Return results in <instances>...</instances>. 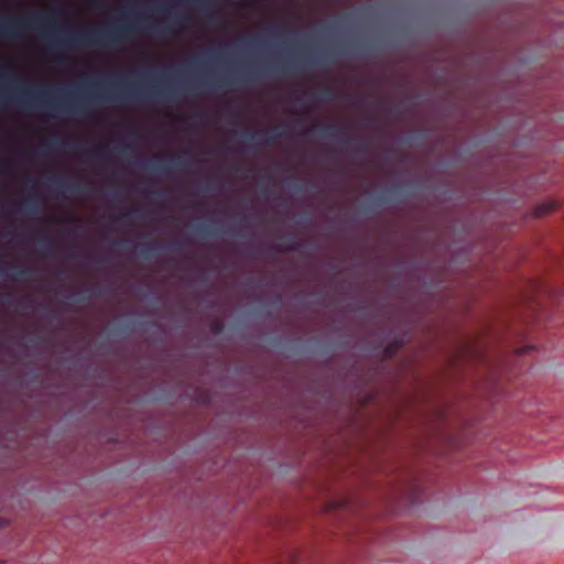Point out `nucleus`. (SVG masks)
<instances>
[{"label": "nucleus", "mask_w": 564, "mask_h": 564, "mask_svg": "<svg viewBox=\"0 0 564 564\" xmlns=\"http://www.w3.org/2000/svg\"><path fill=\"white\" fill-rule=\"evenodd\" d=\"M295 188H296L297 191H302V186H301V185H296V186H295Z\"/></svg>", "instance_id": "nucleus-32"}, {"label": "nucleus", "mask_w": 564, "mask_h": 564, "mask_svg": "<svg viewBox=\"0 0 564 564\" xmlns=\"http://www.w3.org/2000/svg\"><path fill=\"white\" fill-rule=\"evenodd\" d=\"M11 271L12 272L9 274V276L12 280L17 281V280L24 278L26 274H29L31 272V269L12 267Z\"/></svg>", "instance_id": "nucleus-14"}, {"label": "nucleus", "mask_w": 564, "mask_h": 564, "mask_svg": "<svg viewBox=\"0 0 564 564\" xmlns=\"http://www.w3.org/2000/svg\"><path fill=\"white\" fill-rule=\"evenodd\" d=\"M48 181L57 188L64 189L66 192L76 193L83 189L80 184L69 185L67 182L57 180L55 177H50Z\"/></svg>", "instance_id": "nucleus-11"}, {"label": "nucleus", "mask_w": 564, "mask_h": 564, "mask_svg": "<svg viewBox=\"0 0 564 564\" xmlns=\"http://www.w3.org/2000/svg\"><path fill=\"white\" fill-rule=\"evenodd\" d=\"M20 209L26 215H35L40 210V204L35 197H26L19 204Z\"/></svg>", "instance_id": "nucleus-8"}, {"label": "nucleus", "mask_w": 564, "mask_h": 564, "mask_svg": "<svg viewBox=\"0 0 564 564\" xmlns=\"http://www.w3.org/2000/svg\"><path fill=\"white\" fill-rule=\"evenodd\" d=\"M301 247V243L295 239H291L285 247H281L280 245H275L274 248L282 252L296 251Z\"/></svg>", "instance_id": "nucleus-15"}, {"label": "nucleus", "mask_w": 564, "mask_h": 564, "mask_svg": "<svg viewBox=\"0 0 564 564\" xmlns=\"http://www.w3.org/2000/svg\"><path fill=\"white\" fill-rule=\"evenodd\" d=\"M55 23V11L50 14L36 12L28 18L0 17V41L18 40L26 31H40L50 39L54 47L79 48L123 43L141 30L153 29L152 24L138 19L135 21L117 22L106 29L79 30L66 33L63 36H56L50 32Z\"/></svg>", "instance_id": "nucleus-2"}, {"label": "nucleus", "mask_w": 564, "mask_h": 564, "mask_svg": "<svg viewBox=\"0 0 564 564\" xmlns=\"http://www.w3.org/2000/svg\"><path fill=\"white\" fill-rule=\"evenodd\" d=\"M315 62H317V58H315L312 54H292L289 55L280 65L274 67V69L281 73H289L291 69H302L307 65L314 64Z\"/></svg>", "instance_id": "nucleus-4"}, {"label": "nucleus", "mask_w": 564, "mask_h": 564, "mask_svg": "<svg viewBox=\"0 0 564 564\" xmlns=\"http://www.w3.org/2000/svg\"><path fill=\"white\" fill-rule=\"evenodd\" d=\"M316 134L324 139L338 140L347 145H354L356 150L360 153H365L368 151V144L366 142H352L351 139L344 138L347 135L348 130L346 127L333 126V124H324V126H314L310 129H304L302 131V135Z\"/></svg>", "instance_id": "nucleus-3"}, {"label": "nucleus", "mask_w": 564, "mask_h": 564, "mask_svg": "<svg viewBox=\"0 0 564 564\" xmlns=\"http://www.w3.org/2000/svg\"><path fill=\"white\" fill-rule=\"evenodd\" d=\"M21 78L0 68V87L9 88L0 94V109L11 106L31 108L40 106L56 112L84 115L86 112L85 100L98 102H115L134 99L170 100L177 94L176 90L159 85H143L130 82L122 77L111 85H102L100 82H91L87 94L79 101L51 102L46 100L47 90L20 86Z\"/></svg>", "instance_id": "nucleus-1"}, {"label": "nucleus", "mask_w": 564, "mask_h": 564, "mask_svg": "<svg viewBox=\"0 0 564 564\" xmlns=\"http://www.w3.org/2000/svg\"><path fill=\"white\" fill-rule=\"evenodd\" d=\"M392 193H393V189H391V188L382 191L381 193H379L377 195L376 199L379 203H386V202L390 200Z\"/></svg>", "instance_id": "nucleus-20"}, {"label": "nucleus", "mask_w": 564, "mask_h": 564, "mask_svg": "<svg viewBox=\"0 0 564 564\" xmlns=\"http://www.w3.org/2000/svg\"><path fill=\"white\" fill-rule=\"evenodd\" d=\"M131 214L130 213H126V214H122L119 218L120 219H128L130 218Z\"/></svg>", "instance_id": "nucleus-28"}, {"label": "nucleus", "mask_w": 564, "mask_h": 564, "mask_svg": "<svg viewBox=\"0 0 564 564\" xmlns=\"http://www.w3.org/2000/svg\"><path fill=\"white\" fill-rule=\"evenodd\" d=\"M181 248H182V243L180 241H173L166 246V249L173 250V251L180 250Z\"/></svg>", "instance_id": "nucleus-23"}, {"label": "nucleus", "mask_w": 564, "mask_h": 564, "mask_svg": "<svg viewBox=\"0 0 564 564\" xmlns=\"http://www.w3.org/2000/svg\"><path fill=\"white\" fill-rule=\"evenodd\" d=\"M270 30L274 33L281 32L282 28L280 25H273L270 28Z\"/></svg>", "instance_id": "nucleus-27"}, {"label": "nucleus", "mask_w": 564, "mask_h": 564, "mask_svg": "<svg viewBox=\"0 0 564 564\" xmlns=\"http://www.w3.org/2000/svg\"><path fill=\"white\" fill-rule=\"evenodd\" d=\"M39 250L43 256H50L53 251V246L47 239H45L39 243Z\"/></svg>", "instance_id": "nucleus-17"}, {"label": "nucleus", "mask_w": 564, "mask_h": 564, "mask_svg": "<svg viewBox=\"0 0 564 564\" xmlns=\"http://www.w3.org/2000/svg\"><path fill=\"white\" fill-rule=\"evenodd\" d=\"M221 328V325L220 324H216L215 325V330H219Z\"/></svg>", "instance_id": "nucleus-30"}, {"label": "nucleus", "mask_w": 564, "mask_h": 564, "mask_svg": "<svg viewBox=\"0 0 564 564\" xmlns=\"http://www.w3.org/2000/svg\"><path fill=\"white\" fill-rule=\"evenodd\" d=\"M267 70H269V69L265 67L254 66V67H249V68L241 70L239 75L245 80H253L257 77H259L260 75H262L263 73H265Z\"/></svg>", "instance_id": "nucleus-10"}, {"label": "nucleus", "mask_w": 564, "mask_h": 564, "mask_svg": "<svg viewBox=\"0 0 564 564\" xmlns=\"http://www.w3.org/2000/svg\"><path fill=\"white\" fill-rule=\"evenodd\" d=\"M158 249H159L158 245L154 242H152L150 245H143V243L135 245L137 253L145 260L150 259L153 256L154 251H156Z\"/></svg>", "instance_id": "nucleus-9"}, {"label": "nucleus", "mask_w": 564, "mask_h": 564, "mask_svg": "<svg viewBox=\"0 0 564 564\" xmlns=\"http://www.w3.org/2000/svg\"><path fill=\"white\" fill-rule=\"evenodd\" d=\"M129 241L127 240H119V241H116V245H120V246H124L127 245Z\"/></svg>", "instance_id": "nucleus-29"}, {"label": "nucleus", "mask_w": 564, "mask_h": 564, "mask_svg": "<svg viewBox=\"0 0 564 564\" xmlns=\"http://www.w3.org/2000/svg\"><path fill=\"white\" fill-rule=\"evenodd\" d=\"M283 129L281 127H274L265 131L250 132L246 130L242 132V137L247 140L254 141L257 144L271 145L278 139L283 137Z\"/></svg>", "instance_id": "nucleus-5"}, {"label": "nucleus", "mask_w": 564, "mask_h": 564, "mask_svg": "<svg viewBox=\"0 0 564 564\" xmlns=\"http://www.w3.org/2000/svg\"><path fill=\"white\" fill-rule=\"evenodd\" d=\"M161 10H162L163 12H167V11H169V9H167V8H161Z\"/></svg>", "instance_id": "nucleus-33"}, {"label": "nucleus", "mask_w": 564, "mask_h": 564, "mask_svg": "<svg viewBox=\"0 0 564 564\" xmlns=\"http://www.w3.org/2000/svg\"><path fill=\"white\" fill-rule=\"evenodd\" d=\"M52 144H62L64 145L65 149H67L69 152H73V153H78V147L75 145V144H69V143H62L59 142V140H55L52 142Z\"/></svg>", "instance_id": "nucleus-21"}, {"label": "nucleus", "mask_w": 564, "mask_h": 564, "mask_svg": "<svg viewBox=\"0 0 564 564\" xmlns=\"http://www.w3.org/2000/svg\"><path fill=\"white\" fill-rule=\"evenodd\" d=\"M560 208V203L554 199L546 200L540 205H538L534 209V215L536 217L546 216Z\"/></svg>", "instance_id": "nucleus-7"}, {"label": "nucleus", "mask_w": 564, "mask_h": 564, "mask_svg": "<svg viewBox=\"0 0 564 564\" xmlns=\"http://www.w3.org/2000/svg\"><path fill=\"white\" fill-rule=\"evenodd\" d=\"M349 99L351 100V106H355V107H360L361 105L365 104V100L361 98H356V97L349 96Z\"/></svg>", "instance_id": "nucleus-24"}, {"label": "nucleus", "mask_w": 564, "mask_h": 564, "mask_svg": "<svg viewBox=\"0 0 564 564\" xmlns=\"http://www.w3.org/2000/svg\"><path fill=\"white\" fill-rule=\"evenodd\" d=\"M113 150H118V152L123 154V155H127L128 153H132L133 152V148L130 144H126V145L120 147V148H115Z\"/></svg>", "instance_id": "nucleus-22"}, {"label": "nucleus", "mask_w": 564, "mask_h": 564, "mask_svg": "<svg viewBox=\"0 0 564 564\" xmlns=\"http://www.w3.org/2000/svg\"><path fill=\"white\" fill-rule=\"evenodd\" d=\"M172 164L175 166H184L185 162L180 156H173Z\"/></svg>", "instance_id": "nucleus-25"}, {"label": "nucleus", "mask_w": 564, "mask_h": 564, "mask_svg": "<svg viewBox=\"0 0 564 564\" xmlns=\"http://www.w3.org/2000/svg\"><path fill=\"white\" fill-rule=\"evenodd\" d=\"M315 96L318 97L321 100L330 101L334 99L335 93L332 88L327 87L319 91L318 94H316Z\"/></svg>", "instance_id": "nucleus-16"}, {"label": "nucleus", "mask_w": 564, "mask_h": 564, "mask_svg": "<svg viewBox=\"0 0 564 564\" xmlns=\"http://www.w3.org/2000/svg\"><path fill=\"white\" fill-rule=\"evenodd\" d=\"M175 25H181V19L176 15L173 18L172 22L162 28V31L166 33H174Z\"/></svg>", "instance_id": "nucleus-19"}, {"label": "nucleus", "mask_w": 564, "mask_h": 564, "mask_svg": "<svg viewBox=\"0 0 564 564\" xmlns=\"http://www.w3.org/2000/svg\"><path fill=\"white\" fill-rule=\"evenodd\" d=\"M246 40L249 43H252V44H260V40L258 37H254V36L247 37Z\"/></svg>", "instance_id": "nucleus-26"}, {"label": "nucleus", "mask_w": 564, "mask_h": 564, "mask_svg": "<svg viewBox=\"0 0 564 564\" xmlns=\"http://www.w3.org/2000/svg\"><path fill=\"white\" fill-rule=\"evenodd\" d=\"M108 152V148L106 145H99L94 150L86 151L85 154L89 160L94 159H105Z\"/></svg>", "instance_id": "nucleus-12"}, {"label": "nucleus", "mask_w": 564, "mask_h": 564, "mask_svg": "<svg viewBox=\"0 0 564 564\" xmlns=\"http://www.w3.org/2000/svg\"><path fill=\"white\" fill-rule=\"evenodd\" d=\"M194 231L203 237H213L217 236L220 230L218 228L217 221H208V223H202L194 226Z\"/></svg>", "instance_id": "nucleus-6"}, {"label": "nucleus", "mask_w": 564, "mask_h": 564, "mask_svg": "<svg viewBox=\"0 0 564 564\" xmlns=\"http://www.w3.org/2000/svg\"><path fill=\"white\" fill-rule=\"evenodd\" d=\"M147 167L151 171L162 172V173H166L169 170L167 163L165 161H163L162 159H158L155 161L149 162Z\"/></svg>", "instance_id": "nucleus-13"}, {"label": "nucleus", "mask_w": 564, "mask_h": 564, "mask_svg": "<svg viewBox=\"0 0 564 564\" xmlns=\"http://www.w3.org/2000/svg\"><path fill=\"white\" fill-rule=\"evenodd\" d=\"M229 80L226 77H215L210 80L206 82V85L213 86V87H223L227 85Z\"/></svg>", "instance_id": "nucleus-18"}, {"label": "nucleus", "mask_w": 564, "mask_h": 564, "mask_svg": "<svg viewBox=\"0 0 564 564\" xmlns=\"http://www.w3.org/2000/svg\"><path fill=\"white\" fill-rule=\"evenodd\" d=\"M209 18H210V19L215 18V13H214V12H210V13H209Z\"/></svg>", "instance_id": "nucleus-31"}]
</instances>
